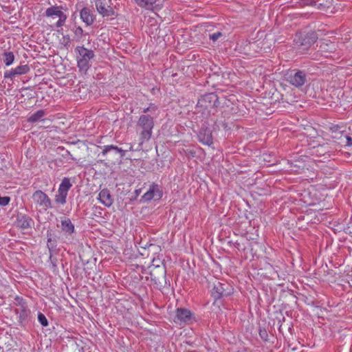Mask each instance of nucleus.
<instances>
[{
  "mask_svg": "<svg viewBox=\"0 0 352 352\" xmlns=\"http://www.w3.org/2000/svg\"><path fill=\"white\" fill-rule=\"evenodd\" d=\"M318 38V35L316 32H309L306 34H296L294 41L298 46L300 52L305 53L316 43Z\"/></svg>",
  "mask_w": 352,
  "mask_h": 352,
  "instance_id": "obj_3",
  "label": "nucleus"
},
{
  "mask_svg": "<svg viewBox=\"0 0 352 352\" xmlns=\"http://www.w3.org/2000/svg\"><path fill=\"white\" fill-rule=\"evenodd\" d=\"M264 334H266V332H264V333H262V331L260 332V335L261 337H263V336H264Z\"/></svg>",
  "mask_w": 352,
  "mask_h": 352,
  "instance_id": "obj_34",
  "label": "nucleus"
},
{
  "mask_svg": "<svg viewBox=\"0 0 352 352\" xmlns=\"http://www.w3.org/2000/svg\"><path fill=\"white\" fill-rule=\"evenodd\" d=\"M157 111V107L154 104H151L149 105V107H148L147 108H144L143 109V113H144V114H146V113L150 112L151 113V115L155 118V117H157V115L156 113Z\"/></svg>",
  "mask_w": 352,
  "mask_h": 352,
  "instance_id": "obj_27",
  "label": "nucleus"
},
{
  "mask_svg": "<svg viewBox=\"0 0 352 352\" xmlns=\"http://www.w3.org/2000/svg\"><path fill=\"white\" fill-rule=\"evenodd\" d=\"M45 116V111L44 110H38L35 113H32L28 118V121L29 122H36L41 120H43L44 116Z\"/></svg>",
  "mask_w": 352,
  "mask_h": 352,
  "instance_id": "obj_24",
  "label": "nucleus"
},
{
  "mask_svg": "<svg viewBox=\"0 0 352 352\" xmlns=\"http://www.w3.org/2000/svg\"><path fill=\"white\" fill-rule=\"evenodd\" d=\"M80 18L87 26L91 25L96 19L92 11L88 7H84L80 10Z\"/></svg>",
  "mask_w": 352,
  "mask_h": 352,
  "instance_id": "obj_15",
  "label": "nucleus"
},
{
  "mask_svg": "<svg viewBox=\"0 0 352 352\" xmlns=\"http://www.w3.org/2000/svg\"><path fill=\"white\" fill-rule=\"evenodd\" d=\"M222 36V33L221 32H217L213 34H209V38L213 42L217 41L220 37Z\"/></svg>",
  "mask_w": 352,
  "mask_h": 352,
  "instance_id": "obj_29",
  "label": "nucleus"
},
{
  "mask_svg": "<svg viewBox=\"0 0 352 352\" xmlns=\"http://www.w3.org/2000/svg\"><path fill=\"white\" fill-rule=\"evenodd\" d=\"M223 285L219 282L214 284L212 290V295L215 299H219L224 295L225 289Z\"/></svg>",
  "mask_w": 352,
  "mask_h": 352,
  "instance_id": "obj_22",
  "label": "nucleus"
},
{
  "mask_svg": "<svg viewBox=\"0 0 352 352\" xmlns=\"http://www.w3.org/2000/svg\"><path fill=\"white\" fill-rule=\"evenodd\" d=\"M309 150L310 154L316 156H324L331 152L329 146L327 143L318 144L317 146L313 145Z\"/></svg>",
  "mask_w": 352,
  "mask_h": 352,
  "instance_id": "obj_16",
  "label": "nucleus"
},
{
  "mask_svg": "<svg viewBox=\"0 0 352 352\" xmlns=\"http://www.w3.org/2000/svg\"><path fill=\"white\" fill-rule=\"evenodd\" d=\"M111 151H114L116 153H119L120 155V157H123L125 154L126 151L124 150H122V148L114 146V145H105L102 147V151L100 153V155L103 157H104L108 153H109Z\"/></svg>",
  "mask_w": 352,
  "mask_h": 352,
  "instance_id": "obj_19",
  "label": "nucleus"
},
{
  "mask_svg": "<svg viewBox=\"0 0 352 352\" xmlns=\"http://www.w3.org/2000/svg\"><path fill=\"white\" fill-rule=\"evenodd\" d=\"M3 60L6 66L11 65L14 60V55L12 52H6L3 54Z\"/></svg>",
  "mask_w": 352,
  "mask_h": 352,
  "instance_id": "obj_25",
  "label": "nucleus"
},
{
  "mask_svg": "<svg viewBox=\"0 0 352 352\" xmlns=\"http://www.w3.org/2000/svg\"><path fill=\"white\" fill-rule=\"evenodd\" d=\"M45 14L47 17L55 18L58 17V20L56 23V28L63 27L67 19V16L63 12V7L53 6L46 9Z\"/></svg>",
  "mask_w": 352,
  "mask_h": 352,
  "instance_id": "obj_5",
  "label": "nucleus"
},
{
  "mask_svg": "<svg viewBox=\"0 0 352 352\" xmlns=\"http://www.w3.org/2000/svg\"><path fill=\"white\" fill-rule=\"evenodd\" d=\"M38 212H43L52 208V202L49 196L41 190H36L32 196Z\"/></svg>",
  "mask_w": 352,
  "mask_h": 352,
  "instance_id": "obj_4",
  "label": "nucleus"
},
{
  "mask_svg": "<svg viewBox=\"0 0 352 352\" xmlns=\"http://www.w3.org/2000/svg\"><path fill=\"white\" fill-rule=\"evenodd\" d=\"M30 68L28 65H19L10 70H6L3 74L4 78L13 80L15 76L28 73Z\"/></svg>",
  "mask_w": 352,
  "mask_h": 352,
  "instance_id": "obj_13",
  "label": "nucleus"
},
{
  "mask_svg": "<svg viewBox=\"0 0 352 352\" xmlns=\"http://www.w3.org/2000/svg\"><path fill=\"white\" fill-rule=\"evenodd\" d=\"M83 34V30L81 27H78L76 28V30H75V34L76 35H78V34Z\"/></svg>",
  "mask_w": 352,
  "mask_h": 352,
  "instance_id": "obj_31",
  "label": "nucleus"
},
{
  "mask_svg": "<svg viewBox=\"0 0 352 352\" xmlns=\"http://www.w3.org/2000/svg\"><path fill=\"white\" fill-rule=\"evenodd\" d=\"M192 317V314L189 309L185 308H177L175 311L174 322L178 324H188Z\"/></svg>",
  "mask_w": 352,
  "mask_h": 352,
  "instance_id": "obj_12",
  "label": "nucleus"
},
{
  "mask_svg": "<svg viewBox=\"0 0 352 352\" xmlns=\"http://www.w3.org/2000/svg\"><path fill=\"white\" fill-rule=\"evenodd\" d=\"M264 334H266V332H264V333H262V331L260 332V335L261 337H263V336H264Z\"/></svg>",
  "mask_w": 352,
  "mask_h": 352,
  "instance_id": "obj_36",
  "label": "nucleus"
},
{
  "mask_svg": "<svg viewBox=\"0 0 352 352\" xmlns=\"http://www.w3.org/2000/svg\"><path fill=\"white\" fill-rule=\"evenodd\" d=\"M110 0H96V8L98 12L102 17H112L117 16L115 10L109 4Z\"/></svg>",
  "mask_w": 352,
  "mask_h": 352,
  "instance_id": "obj_7",
  "label": "nucleus"
},
{
  "mask_svg": "<svg viewBox=\"0 0 352 352\" xmlns=\"http://www.w3.org/2000/svg\"><path fill=\"white\" fill-rule=\"evenodd\" d=\"M335 128H336V129H338V126H334V127H333V128H332V129H334ZM335 131H336V132H337V135H338H338H339V134H340V135H341V133H342V132H338V131H337V129H336V130H333V133L334 134H335Z\"/></svg>",
  "mask_w": 352,
  "mask_h": 352,
  "instance_id": "obj_32",
  "label": "nucleus"
},
{
  "mask_svg": "<svg viewBox=\"0 0 352 352\" xmlns=\"http://www.w3.org/2000/svg\"><path fill=\"white\" fill-rule=\"evenodd\" d=\"M134 1L140 8L151 10L157 0H134Z\"/></svg>",
  "mask_w": 352,
  "mask_h": 352,
  "instance_id": "obj_23",
  "label": "nucleus"
},
{
  "mask_svg": "<svg viewBox=\"0 0 352 352\" xmlns=\"http://www.w3.org/2000/svg\"><path fill=\"white\" fill-rule=\"evenodd\" d=\"M264 334H266V332H264V333H262V331L260 332V335L261 337H263V336H264Z\"/></svg>",
  "mask_w": 352,
  "mask_h": 352,
  "instance_id": "obj_35",
  "label": "nucleus"
},
{
  "mask_svg": "<svg viewBox=\"0 0 352 352\" xmlns=\"http://www.w3.org/2000/svg\"><path fill=\"white\" fill-rule=\"evenodd\" d=\"M333 138L340 139L342 143H344L345 146H352V138L347 135H343L341 133L340 137H338L337 132L335 131V135H333Z\"/></svg>",
  "mask_w": 352,
  "mask_h": 352,
  "instance_id": "obj_26",
  "label": "nucleus"
},
{
  "mask_svg": "<svg viewBox=\"0 0 352 352\" xmlns=\"http://www.w3.org/2000/svg\"><path fill=\"white\" fill-rule=\"evenodd\" d=\"M10 201L9 197H0V206H7Z\"/></svg>",
  "mask_w": 352,
  "mask_h": 352,
  "instance_id": "obj_30",
  "label": "nucleus"
},
{
  "mask_svg": "<svg viewBox=\"0 0 352 352\" xmlns=\"http://www.w3.org/2000/svg\"><path fill=\"white\" fill-rule=\"evenodd\" d=\"M98 199L101 204L107 207H110L113 203V199L108 189H102L99 192Z\"/></svg>",
  "mask_w": 352,
  "mask_h": 352,
  "instance_id": "obj_18",
  "label": "nucleus"
},
{
  "mask_svg": "<svg viewBox=\"0 0 352 352\" xmlns=\"http://www.w3.org/2000/svg\"><path fill=\"white\" fill-rule=\"evenodd\" d=\"M60 228L65 241L72 242L74 239L73 234L75 232V227L72 221L68 218L61 220Z\"/></svg>",
  "mask_w": 352,
  "mask_h": 352,
  "instance_id": "obj_11",
  "label": "nucleus"
},
{
  "mask_svg": "<svg viewBox=\"0 0 352 352\" xmlns=\"http://www.w3.org/2000/svg\"><path fill=\"white\" fill-rule=\"evenodd\" d=\"M38 320L41 323V324L43 327H47L48 325V321L45 316L44 314L39 313L38 315Z\"/></svg>",
  "mask_w": 352,
  "mask_h": 352,
  "instance_id": "obj_28",
  "label": "nucleus"
},
{
  "mask_svg": "<svg viewBox=\"0 0 352 352\" xmlns=\"http://www.w3.org/2000/svg\"><path fill=\"white\" fill-rule=\"evenodd\" d=\"M320 50L322 52H332L336 50V45L329 40L320 41Z\"/></svg>",
  "mask_w": 352,
  "mask_h": 352,
  "instance_id": "obj_21",
  "label": "nucleus"
},
{
  "mask_svg": "<svg viewBox=\"0 0 352 352\" xmlns=\"http://www.w3.org/2000/svg\"><path fill=\"white\" fill-rule=\"evenodd\" d=\"M129 150H130V151L133 150V146H130Z\"/></svg>",
  "mask_w": 352,
  "mask_h": 352,
  "instance_id": "obj_37",
  "label": "nucleus"
},
{
  "mask_svg": "<svg viewBox=\"0 0 352 352\" xmlns=\"http://www.w3.org/2000/svg\"><path fill=\"white\" fill-rule=\"evenodd\" d=\"M135 194H136L137 195H138L140 193L141 190H140V189H138V190L137 189V190H135Z\"/></svg>",
  "mask_w": 352,
  "mask_h": 352,
  "instance_id": "obj_33",
  "label": "nucleus"
},
{
  "mask_svg": "<svg viewBox=\"0 0 352 352\" xmlns=\"http://www.w3.org/2000/svg\"><path fill=\"white\" fill-rule=\"evenodd\" d=\"M287 81L296 87H302L307 81V74L300 70L292 72L287 76Z\"/></svg>",
  "mask_w": 352,
  "mask_h": 352,
  "instance_id": "obj_10",
  "label": "nucleus"
},
{
  "mask_svg": "<svg viewBox=\"0 0 352 352\" xmlns=\"http://www.w3.org/2000/svg\"><path fill=\"white\" fill-rule=\"evenodd\" d=\"M76 52L78 67L80 72H86L91 66L90 61L94 57V52L83 46H78Z\"/></svg>",
  "mask_w": 352,
  "mask_h": 352,
  "instance_id": "obj_2",
  "label": "nucleus"
},
{
  "mask_svg": "<svg viewBox=\"0 0 352 352\" xmlns=\"http://www.w3.org/2000/svg\"><path fill=\"white\" fill-rule=\"evenodd\" d=\"M163 196L162 187L155 183L149 186L148 190L142 195V199L144 202H149L152 199L159 200Z\"/></svg>",
  "mask_w": 352,
  "mask_h": 352,
  "instance_id": "obj_8",
  "label": "nucleus"
},
{
  "mask_svg": "<svg viewBox=\"0 0 352 352\" xmlns=\"http://www.w3.org/2000/svg\"><path fill=\"white\" fill-rule=\"evenodd\" d=\"M16 223L17 227L21 229H28L32 227L34 221L30 217L21 214L18 215Z\"/></svg>",
  "mask_w": 352,
  "mask_h": 352,
  "instance_id": "obj_17",
  "label": "nucleus"
},
{
  "mask_svg": "<svg viewBox=\"0 0 352 352\" xmlns=\"http://www.w3.org/2000/svg\"><path fill=\"white\" fill-rule=\"evenodd\" d=\"M70 179L68 177H64L59 185L58 192L55 195V202L61 205H64L67 201V196L68 191L72 187Z\"/></svg>",
  "mask_w": 352,
  "mask_h": 352,
  "instance_id": "obj_6",
  "label": "nucleus"
},
{
  "mask_svg": "<svg viewBox=\"0 0 352 352\" xmlns=\"http://www.w3.org/2000/svg\"><path fill=\"white\" fill-rule=\"evenodd\" d=\"M198 138L200 142L207 146H211L213 144V138L212 131L208 128H201L198 134Z\"/></svg>",
  "mask_w": 352,
  "mask_h": 352,
  "instance_id": "obj_14",
  "label": "nucleus"
},
{
  "mask_svg": "<svg viewBox=\"0 0 352 352\" xmlns=\"http://www.w3.org/2000/svg\"><path fill=\"white\" fill-rule=\"evenodd\" d=\"M14 311L17 315L18 322L20 325L25 326L28 322L31 311L23 300L19 302L18 307L15 309Z\"/></svg>",
  "mask_w": 352,
  "mask_h": 352,
  "instance_id": "obj_9",
  "label": "nucleus"
},
{
  "mask_svg": "<svg viewBox=\"0 0 352 352\" xmlns=\"http://www.w3.org/2000/svg\"><path fill=\"white\" fill-rule=\"evenodd\" d=\"M212 100H217V96L214 94H209L203 96L198 100L197 107H204V109H208L209 105L206 104L207 102H210Z\"/></svg>",
  "mask_w": 352,
  "mask_h": 352,
  "instance_id": "obj_20",
  "label": "nucleus"
},
{
  "mask_svg": "<svg viewBox=\"0 0 352 352\" xmlns=\"http://www.w3.org/2000/svg\"><path fill=\"white\" fill-rule=\"evenodd\" d=\"M137 126L140 129V143L142 145L148 142L152 135L154 127V117L149 114H143L139 117L137 122Z\"/></svg>",
  "mask_w": 352,
  "mask_h": 352,
  "instance_id": "obj_1",
  "label": "nucleus"
}]
</instances>
